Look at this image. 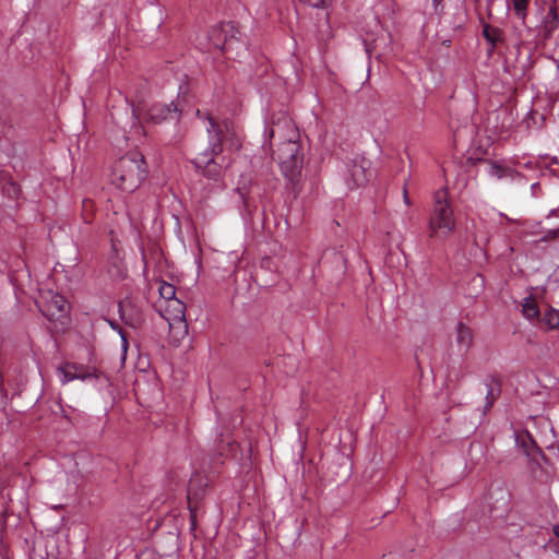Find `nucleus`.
I'll return each mask as SVG.
<instances>
[{
    "label": "nucleus",
    "mask_w": 559,
    "mask_h": 559,
    "mask_svg": "<svg viewBox=\"0 0 559 559\" xmlns=\"http://www.w3.org/2000/svg\"><path fill=\"white\" fill-rule=\"evenodd\" d=\"M147 177V165L140 152H130L120 157L112 168L111 181L120 190L135 191Z\"/></svg>",
    "instance_id": "obj_1"
},
{
    "label": "nucleus",
    "mask_w": 559,
    "mask_h": 559,
    "mask_svg": "<svg viewBox=\"0 0 559 559\" xmlns=\"http://www.w3.org/2000/svg\"><path fill=\"white\" fill-rule=\"evenodd\" d=\"M456 223L447 188H441L433 194V206L429 216V237H448L455 229Z\"/></svg>",
    "instance_id": "obj_2"
},
{
    "label": "nucleus",
    "mask_w": 559,
    "mask_h": 559,
    "mask_svg": "<svg viewBox=\"0 0 559 559\" xmlns=\"http://www.w3.org/2000/svg\"><path fill=\"white\" fill-rule=\"evenodd\" d=\"M271 151L274 158H277L284 177L289 182H295L300 174L304 163L301 142H273Z\"/></svg>",
    "instance_id": "obj_3"
},
{
    "label": "nucleus",
    "mask_w": 559,
    "mask_h": 559,
    "mask_svg": "<svg viewBox=\"0 0 559 559\" xmlns=\"http://www.w3.org/2000/svg\"><path fill=\"white\" fill-rule=\"evenodd\" d=\"M37 307L49 321H60L64 323L63 320H68L69 304L67 299L58 293H53L52 290L43 293L37 301Z\"/></svg>",
    "instance_id": "obj_4"
},
{
    "label": "nucleus",
    "mask_w": 559,
    "mask_h": 559,
    "mask_svg": "<svg viewBox=\"0 0 559 559\" xmlns=\"http://www.w3.org/2000/svg\"><path fill=\"white\" fill-rule=\"evenodd\" d=\"M369 165V160L364 157L355 158L346 165L344 180L348 189L364 187L369 181L372 175Z\"/></svg>",
    "instance_id": "obj_5"
},
{
    "label": "nucleus",
    "mask_w": 559,
    "mask_h": 559,
    "mask_svg": "<svg viewBox=\"0 0 559 559\" xmlns=\"http://www.w3.org/2000/svg\"><path fill=\"white\" fill-rule=\"evenodd\" d=\"M57 373L62 384L76 379L85 381L98 378V370L96 368L75 362H64L57 368Z\"/></svg>",
    "instance_id": "obj_6"
},
{
    "label": "nucleus",
    "mask_w": 559,
    "mask_h": 559,
    "mask_svg": "<svg viewBox=\"0 0 559 559\" xmlns=\"http://www.w3.org/2000/svg\"><path fill=\"white\" fill-rule=\"evenodd\" d=\"M180 114L181 109L175 102L170 104L155 103L147 108L145 119L153 124H159L165 121H177Z\"/></svg>",
    "instance_id": "obj_7"
},
{
    "label": "nucleus",
    "mask_w": 559,
    "mask_h": 559,
    "mask_svg": "<svg viewBox=\"0 0 559 559\" xmlns=\"http://www.w3.org/2000/svg\"><path fill=\"white\" fill-rule=\"evenodd\" d=\"M195 114L205 123V129L211 139L231 140V138L236 136L231 121L225 120L222 124H218L207 112L197 109Z\"/></svg>",
    "instance_id": "obj_8"
},
{
    "label": "nucleus",
    "mask_w": 559,
    "mask_h": 559,
    "mask_svg": "<svg viewBox=\"0 0 559 559\" xmlns=\"http://www.w3.org/2000/svg\"><path fill=\"white\" fill-rule=\"evenodd\" d=\"M486 386V396L484 412L491 409L496 401L500 397L502 391V381L497 373L487 374L484 379Z\"/></svg>",
    "instance_id": "obj_9"
},
{
    "label": "nucleus",
    "mask_w": 559,
    "mask_h": 559,
    "mask_svg": "<svg viewBox=\"0 0 559 559\" xmlns=\"http://www.w3.org/2000/svg\"><path fill=\"white\" fill-rule=\"evenodd\" d=\"M559 27V12L556 4H551L543 16L539 25V35L544 39L551 37L552 33Z\"/></svg>",
    "instance_id": "obj_10"
},
{
    "label": "nucleus",
    "mask_w": 559,
    "mask_h": 559,
    "mask_svg": "<svg viewBox=\"0 0 559 559\" xmlns=\"http://www.w3.org/2000/svg\"><path fill=\"white\" fill-rule=\"evenodd\" d=\"M168 309L173 311L171 320L177 324L178 330H180L181 335H186L188 333V324L186 321V306L185 304L175 298L168 302ZM170 329H173L174 323H169Z\"/></svg>",
    "instance_id": "obj_11"
},
{
    "label": "nucleus",
    "mask_w": 559,
    "mask_h": 559,
    "mask_svg": "<svg viewBox=\"0 0 559 559\" xmlns=\"http://www.w3.org/2000/svg\"><path fill=\"white\" fill-rule=\"evenodd\" d=\"M473 338L474 336L472 329L463 322H459L456 325L455 342L460 350L466 353L473 344Z\"/></svg>",
    "instance_id": "obj_12"
},
{
    "label": "nucleus",
    "mask_w": 559,
    "mask_h": 559,
    "mask_svg": "<svg viewBox=\"0 0 559 559\" xmlns=\"http://www.w3.org/2000/svg\"><path fill=\"white\" fill-rule=\"evenodd\" d=\"M486 155H488V146L481 142H472L464 154L466 162L472 165L485 160Z\"/></svg>",
    "instance_id": "obj_13"
},
{
    "label": "nucleus",
    "mask_w": 559,
    "mask_h": 559,
    "mask_svg": "<svg viewBox=\"0 0 559 559\" xmlns=\"http://www.w3.org/2000/svg\"><path fill=\"white\" fill-rule=\"evenodd\" d=\"M489 175L497 178V179H503V178H513L516 171L512 169L511 167L498 164L497 162H489Z\"/></svg>",
    "instance_id": "obj_14"
},
{
    "label": "nucleus",
    "mask_w": 559,
    "mask_h": 559,
    "mask_svg": "<svg viewBox=\"0 0 559 559\" xmlns=\"http://www.w3.org/2000/svg\"><path fill=\"white\" fill-rule=\"evenodd\" d=\"M542 316V322L549 329H559V310L547 306Z\"/></svg>",
    "instance_id": "obj_15"
},
{
    "label": "nucleus",
    "mask_w": 559,
    "mask_h": 559,
    "mask_svg": "<svg viewBox=\"0 0 559 559\" xmlns=\"http://www.w3.org/2000/svg\"><path fill=\"white\" fill-rule=\"evenodd\" d=\"M522 313L528 320L538 319L542 314L537 302L533 297H526L524 299L522 305Z\"/></svg>",
    "instance_id": "obj_16"
},
{
    "label": "nucleus",
    "mask_w": 559,
    "mask_h": 559,
    "mask_svg": "<svg viewBox=\"0 0 559 559\" xmlns=\"http://www.w3.org/2000/svg\"><path fill=\"white\" fill-rule=\"evenodd\" d=\"M222 151H223V142H213L211 153L210 154L207 152L202 153L197 159L198 164L199 165H201V164L215 165L214 155L222 153Z\"/></svg>",
    "instance_id": "obj_17"
},
{
    "label": "nucleus",
    "mask_w": 559,
    "mask_h": 559,
    "mask_svg": "<svg viewBox=\"0 0 559 559\" xmlns=\"http://www.w3.org/2000/svg\"><path fill=\"white\" fill-rule=\"evenodd\" d=\"M527 4L528 0H510L509 9L524 23L527 15Z\"/></svg>",
    "instance_id": "obj_18"
},
{
    "label": "nucleus",
    "mask_w": 559,
    "mask_h": 559,
    "mask_svg": "<svg viewBox=\"0 0 559 559\" xmlns=\"http://www.w3.org/2000/svg\"><path fill=\"white\" fill-rule=\"evenodd\" d=\"M131 308V302L129 300L120 301L118 306V311L121 320L131 326H136L140 323V318H131L128 316V310Z\"/></svg>",
    "instance_id": "obj_19"
},
{
    "label": "nucleus",
    "mask_w": 559,
    "mask_h": 559,
    "mask_svg": "<svg viewBox=\"0 0 559 559\" xmlns=\"http://www.w3.org/2000/svg\"><path fill=\"white\" fill-rule=\"evenodd\" d=\"M483 35L486 40L492 45V47L501 40V31L496 27H490L489 25L484 26Z\"/></svg>",
    "instance_id": "obj_20"
},
{
    "label": "nucleus",
    "mask_w": 559,
    "mask_h": 559,
    "mask_svg": "<svg viewBox=\"0 0 559 559\" xmlns=\"http://www.w3.org/2000/svg\"><path fill=\"white\" fill-rule=\"evenodd\" d=\"M158 290L160 297L164 298L167 302L176 298V287L170 283L162 282Z\"/></svg>",
    "instance_id": "obj_21"
},
{
    "label": "nucleus",
    "mask_w": 559,
    "mask_h": 559,
    "mask_svg": "<svg viewBox=\"0 0 559 559\" xmlns=\"http://www.w3.org/2000/svg\"><path fill=\"white\" fill-rule=\"evenodd\" d=\"M235 43L236 40L231 37L229 39L225 38L223 41L217 40L214 43V46L215 48L229 53Z\"/></svg>",
    "instance_id": "obj_22"
},
{
    "label": "nucleus",
    "mask_w": 559,
    "mask_h": 559,
    "mask_svg": "<svg viewBox=\"0 0 559 559\" xmlns=\"http://www.w3.org/2000/svg\"><path fill=\"white\" fill-rule=\"evenodd\" d=\"M278 130H280V123H274L270 131L267 130V128H265L264 130V136L269 138V139H273L275 136H281V134L278 133Z\"/></svg>",
    "instance_id": "obj_23"
},
{
    "label": "nucleus",
    "mask_w": 559,
    "mask_h": 559,
    "mask_svg": "<svg viewBox=\"0 0 559 559\" xmlns=\"http://www.w3.org/2000/svg\"><path fill=\"white\" fill-rule=\"evenodd\" d=\"M108 322L114 330L118 331L119 335L121 336L123 347H127V335L123 330L115 321L109 320Z\"/></svg>",
    "instance_id": "obj_24"
},
{
    "label": "nucleus",
    "mask_w": 559,
    "mask_h": 559,
    "mask_svg": "<svg viewBox=\"0 0 559 559\" xmlns=\"http://www.w3.org/2000/svg\"><path fill=\"white\" fill-rule=\"evenodd\" d=\"M442 1L443 0H431L432 8L436 13H438L439 11H442V9H443Z\"/></svg>",
    "instance_id": "obj_25"
},
{
    "label": "nucleus",
    "mask_w": 559,
    "mask_h": 559,
    "mask_svg": "<svg viewBox=\"0 0 559 559\" xmlns=\"http://www.w3.org/2000/svg\"><path fill=\"white\" fill-rule=\"evenodd\" d=\"M307 2L313 8H320L323 4V0H307Z\"/></svg>",
    "instance_id": "obj_26"
},
{
    "label": "nucleus",
    "mask_w": 559,
    "mask_h": 559,
    "mask_svg": "<svg viewBox=\"0 0 559 559\" xmlns=\"http://www.w3.org/2000/svg\"><path fill=\"white\" fill-rule=\"evenodd\" d=\"M403 199L405 204L411 205V200L408 198V192L406 186L403 187Z\"/></svg>",
    "instance_id": "obj_27"
},
{
    "label": "nucleus",
    "mask_w": 559,
    "mask_h": 559,
    "mask_svg": "<svg viewBox=\"0 0 559 559\" xmlns=\"http://www.w3.org/2000/svg\"><path fill=\"white\" fill-rule=\"evenodd\" d=\"M552 533L555 534L556 537L559 538V524H555L552 526Z\"/></svg>",
    "instance_id": "obj_28"
},
{
    "label": "nucleus",
    "mask_w": 559,
    "mask_h": 559,
    "mask_svg": "<svg viewBox=\"0 0 559 559\" xmlns=\"http://www.w3.org/2000/svg\"><path fill=\"white\" fill-rule=\"evenodd\" d=\"M135 129H136V131H135L134 135L140 134L138 131H139L140 129L142 130V127H135Z\"/></svg>",
    "instance_id": "obj_29"
},
{
    "label": "nucleus",
    "mask_w": 559,
    "mask_h": 559,
    "mask_svg": "<svg viewBox=\"0 0 559 559\" xmlns=\"http://www.w3.org/2000/svg\"><path fill=\"white\" fill-rule=\"evenodd\" d=\"M136 114V109L134 107H132V115L135 116Z\"/></svg>",
    "instance_id": "obj_30"
},
{
    "label": "nucleus",
    "mask_w": 559,
    "mask_h": 559,
    "mask_svg": "<svg viewBox=\"0 0 559 559\" xmlns=\"http://www.w3.org/2000/svg\"><path fill=\"white\" fill-rule=\"evenodd\" d=\"M290 122H292V121H290V120H288V119H287V120H285V123H286V124H290Z\"/></svg>",
    "instance_id": "obj_31"
},
{
    "label": "nucleus",
    "mask_w": 559,
    "mask_h": 559,
    "mask_svg": "<svg viewBox=\"0 0 559 559\" xmlns=\"http://www.w3.org/2000/svg\"><path fill=\"white\" fill-rule=\"evenodd\" d=\"M556 235L559 234V229L554 231Z\"/></svg>",
    "instance_id": "obj_32"
}]
</instances>
